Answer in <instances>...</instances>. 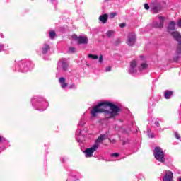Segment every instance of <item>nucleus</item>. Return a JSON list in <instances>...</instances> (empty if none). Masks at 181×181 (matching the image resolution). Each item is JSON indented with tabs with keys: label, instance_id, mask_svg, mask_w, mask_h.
<instances>
[{
	"label": "nucleus",
	"instance_id": "nucleus-1",
	"mask_svg": "<svg viewBox=\"0 0 181 181\" xmlns=\"http://www.w3.org/2000/svg\"><path fill=\"white\" fill-rule=\"evenodd\" d=\"M121 112V107L117 106L110 102H102L96 105L90 110V115L93 118L97 117L98 114L105 113L106 119L109 118H115Z\"/></svg>",
	"mask_w": 181,
	"mask_h": 181
},
{
	"label": "nucleus",
	"instance_id": "nucleus-2",
	"mask_svg": "<svg viewBox=\"0 0 181 181\" xmlns=\"http://www.w3.org/2000/svg\"><path fill=\"white\" fill-rule=\"evenodd\" d=\"M31 104L37 111H45L49 107V103L46 101V99L42 96H34L31 99Z\"/></svg>",
	"mask_w": 181,
	"mask_h": 181
},
{
	"label": "nucleus",
	"instance_id": "nucleus-3",
	"mask_svg": "<svg viewBox=\"0 0 181 181\" xmlns=\"http://www.w3.org/2000/svg\"><path fill=\"white\" fill-rule=\"evenodd\" d=\"M32 62L28 59H23L18 61L16 64L15 70L16 71H19L20 73H28L30 70V66Z\"/></svg>",
	"mask_w": 181,
	"mask_h": 181
},
{
	"label": "nucleus",
	"instance_id": "nucleus-4",
	"mask_svg": "<svg viewBox=\"0 0 181 181\" xmlns=\"http://www.w3.org/2000/svg\"><path fill=\"white\" fill-rule=\"evenodd\" d=\"M153 156L156 160H158V162H161V163H165V153H163V150L160 147L156 146L154 148Z\"/></svg>",
	"mask_w": 181,
	"mask_h": 181
},
{
	"label": "nucleus",
	"instance_id": "nucleus-5",
	"mask_svg": "<svg viewBox=\"0 0 181 181\" xmlns=\"http://www.w3.org/2000/svg\"><path fill=\"white\" fill-rule=\"evenodd\" d=\"M69 69V61L66 58H62L59 59L57 64V70H63V71H67Z\"/></svg>",
	"mask_w": 181,
	"mask_h": 181
},
{
	"label": "nucleus",
	"instance_id": "nucleus-6",
	"mask_svg": "<svg viewBox=\"0 0 181 181\" xmlns=\"http://www.w3.org/2000/svg\"><path fill=\"white\" fill-rule=\"evenodd\" d=\"M97 149H98V146L97 145H93L92 147L86 148L84 151L86 158H91L93 153H94Z\"/></svg>",
	"mask_w": 181,
	"mask_h": 181
},
{
	"label": "nucleus",
	"instance_id": "nucleus-7",
	"mask_svg": "<svg viewBox=\"0 0 181 181\" xmlns=\"http://www.w3.org/2000/svg\"><path fill=\"white\" fill-rule=\"evenodd\" d=\"M86 135H87L86 131L78 129L76 132V139L77 142H78L79 144H83V139L80 138V136H81L82 138H84Z\"/></svg>",
	"mask_w": 181,
	"mask_h": 181
},
{
	"label": "nucleus",
	"instance_id": "nucleus-8",
	"mask_svg": "<svg viewBox=\"0 0 181 181\" xmlns=\"http://www.w3.org/2000/svg\"><path fill=\"white\" fill-rule=\"evenodd\" d=\"M73 39H76L78 45H87L88 43V38L87 37L73 35Z\"/></svg>",
	"mask_w": 181,
	"mask_h": 181
},
{
	"label": "nucleus",
	"instance_id": "nucleus-9",
	"mask_svg": "<svg viewBox=\"0 0 181 181\" xmlns=\"http://www.w3.org/2000/svg\"><path fill=\"white\" fill-rule=\"evenodd\" d=\"M151 11H153V13H159V12L162 11V4L160 2L155 1L153 3Z\"/></svg>",
	"mask_w": 181,
	"mask_h": 181
},
{
	"label": "nucleus",
	"instance_id": "nucleus-10",
	"mask_svg": "<svg viewBox=\"0 0 181 181\" xmlns=\"http://www.w3.org/2000/svg\"><path fill=\"white\" fill-rule=\"evenodd\" d=\"M135 42H136V35H135L134 33H129L128 35L127 44L128 46H134V45H135Z\"/></svg>",
	"mask_w": 181,
	"mask_h": 181
},
{
	"label": "nucleus",
	"instance_id": "nucleus-11",
	"mask_svg": "<svg viewBox=\"0 0 181 181\" xmlns=\"http://www.w3.org/2000/svg\"><path fill=\"white\" fill-rule=\"evenodd\" d=\"M171 36L176 40V42H178V47H181V35L179 31H173L172 33H170Z\"/></svg>",
	"mask_w": 181,
	"mask_h": 181
},
{
	"label": "nucleus",
	"instance_id": "nucleus-12",
	"mask_svg": "<svg viewBox=\"0 0 181 181\" xmlns=\"http://www.w3.org/2000/svg\"><path fill=\"white\" fill-rule=\"evenodd\" d=\"M158 19L160 21V22H154L153 23V26L154 28H158V29H162V28H163V23L165 22V18H163V16H160L158 17Z\"/></svg>",
	"mask_w": 181,
	"mask_h": 181
},
{
	"label": "nucleus",
	"instance_id": "nucleus-13",
	"mask_svg": "<svg viewBox=\"0 0 181 181\" xmlns=\"http://www.w3.org/2000/svg\"><path fill=\"white\" fill-rule=\"evenodd\" d=\"M128 72L129 74H136V73H138V69H136V61H132L130 63V68Z\"/></svg>",
	"mask_w": 181,
	"mask_h": 181
},
{
	"label": "nucleus",
	"instance_id": "nucleus-14",
	"mask_svg": "<svg viewBox=\"0 0 181 181\" xmlns=\"http://www.w3.org/2000/svg\"><path fill=\"white\" fill-rule=\"evenodd\" d=\"M108 139V135L105 134H100L98 139L95 141L94 145H97L98 148L100 146V144H101L103 141H105V139Z\"/></svg>",
	"mask_w": 181,
	"mask_h": 181
},
{
	"label": "nucleus",
	"instance_id": "nucleus-15",
	"mask_svg": "<svg viewBox=\"0 0 181 181\" xmlns=\"http://www.w3.org/2000/svg\"><path fill=\"white\" fill-rule=\"evenodd\" d=\"M163 181H173V173H172V171L165 170Z\"/></svg>",
	"mask_w": 181,
	"mask_h": 181
},
{
	"label": "nucleus",
	"instance_id": "nucleus-16",
	"mask_svg": "<svg viewBox=\"0 0 181 181\" xmlns=\"http://www.w3.org/2000/svg\"><path fill=\"white\" fill-rule=\"evenodd\" d=\"M176 26V22L175 21H170L168 24V26L167 28V30L169 33H172V32H173V30H176V28L175 27Z\"/></svg>",
	"mask_w": 181,
	"mask_h": 181
},
{
	"label": "nucleus",
	"instance_id": "nucleus-17",
	"mask_svg": "<svg viewBox=\"0 0 181 181\" xmlns=\"http://www.w3.org/2000/svg\"><path fill=\"white\" fill-rule=\"evenodd\" d=\"M99 21L104 24L107 23V22L108 21V14L105 13V14H102L99 16Z\"/></svg>",
	"mask_w": 181,
	"mask_h": 181
},
{
	"label": "nucleus",
	"instance_id": "nucleus-18",
	"mask_svg": "<svg viewBox=\"0 0 181 181\" xmlns=\"http://www.w3.org/2000/svg\"><path fill=\"white\" fill-rule=\"evenodd\" d=\"M173 95V91L170 90H166L164 92V97L166 100H170L171 97Z\"/></svg>",
	"mask_w": 181,
	"mask_h": 181
},
{
	"label": "nucleus",
	"instance_id": "nucleus-19",
	"mask_svg": "<svg viewBox=\"0 0 181 181\" xmlns=\"http://www.w3.org/2000/svg\"><path fill=\"white\" fill-rule=\"evenodd\" d=\"M49 50H50V46L47 44H44L42 48V54H47Z\"/></svg>",
	"mask_w": 181,
	"mask_h": 181
},
{
	"label": "nucleus",
	"instance_id": "nucleus-20",
	"mask_svg": "<svg viewBox=\"0 0 181 181\" xmlns=\"http://www.w3.org/2000/svg\"><path fill=\"white\" fill-rule=\"evenodd\" d=\"M59 81L62 88L64 89L66 88V87H67L68 84L67 83H66V79L64 78L63 77L59 78Z\"/></svg>",
	"mask_w": 181,
	"mask_h": 181
},
{
	"label": "nucleus",
	"instance_id": "nucleus-21",
	"mask_svg": "<svg viewBox=\"0 0 181 181\" xmlns=\"http://www.w3.org/2000/svg\"><path fill=\"white\" fill-rule=\"evenodd\" d=\"M86 115V113H84L82 115V117L78 124V127H84V125H86V119L84 118V115Z\"/></svg>",
	"mask_w": 181,
	"mask_h": 181
},
{
	"label": "nucleus",
	"instance_id": "nucleus-22",
	"mask_svg": "<svg viewBox=\"0 0 181 181\" xmlns=\"http://www.w3.org/2000/svg\"><path fill=\"white\" fill-rule=\"evenodd\" d=\"M148 67V64L146 63H143L141 64V66L139 67V71H142L145 69H146V68Z\"/></svg>",
	"mask_w": 181,
	"mask_h": 181
},
{
	"label": "nucleus",
	"instance_id": "nucleus-23",
	"mask_svg": "<svg viewBox=\"0 0 181 181\" xmlns=\"http://www.w3.org/2000/svg\"><path fill=\"white\" fill-rule=\"evenodd\" d=\"M120 141L122 142V145H127V144H129V139H128V138L124 139V137H120Z\"/></svg>",
	"mask_w": 181,
	"mask_h": 181
},
{
	"label": "nucleus",
	"instance_id": "nucleus-24",
	"mask_svg": "<svg viewBox=\"0 0 181 181\" xmlns=\"http://www.w3.org/2000/svg\"><path fill=\"white\" fill-rule=\"evenodd\" d=\"M88 57L89 59H93L94 60H97V59H98V55H94V54H89L88 55Z\"/></svg>",
	"mask_w": 181,
	"mask_h": 181
},
{
	"label": "nucleus",
	"instance_id": "nucleus-25",
	"mask_svg": "<svg viewBox=\"0 0 181 181\" xmlns=\"http://www.w3.org/2000/svg\"><path fill=\"white\" fill-rule=\"evenodd\" d=\"M49 37L50 39H54V37H56V32L53 30L49 32Z\"/></svg>",
	"mask_w": 181,
	"mask_h": 181
},
{
	"label": "nucleus",
	"instance_id": "nucleus-26",
	"mask_svg": "<svg viewBox=\"0 0 181 181\" xmlns=\"http://www.w3.org/2000/svg\"><path fill=\"white\" fill-rule=\"evenodd\" d=\"M112 33H114V31L112 30H108L107 33H106V35H107V37L110 38L112 36Z\"/></svg>",
	"mask_w": 181,
	"mask_h": 181
},
{
	"label": "nucleus",
	"instance_id": "nucleus-27",
	"mask_svg": "<svg viewBox=\"0 0 181 181\" xmlns=\"http://www.w3.org/2000/svg\"><path fill=\"white\" fill-rule=\"evenodd\" d=\"M174 135L176 139H178V141H180V135H179V133H177V132H175Z\"/></svg>",
	"mask_w": 181,
	"mask_h": 181
},
{
	"label": "nucleus",
	"instance_id": "nucleus-28",
	"mask_svg": "<svg viewBox=\"0 0 181 181\" xmlns=\"http://www.w3.org/2000/svg\"><path fill=\"white\" fill-rule=\"evenodd\" d=\"M115 15H117V13H110L109 15V18L110 19H114V18H115Z\"/></svg>",
	"mask_w": 181,
	"mask_h": 181
},
{
	"label": "nucleus",
	"instance_id": "nucleus-29",
	"mask_svg": "<svg viewBox=\"0 0 181 181\" xmlns=\"http://www.w3.org/2000/svg\"><path fill=\"white\" fill-rule=\"evenodd\" d=\"M68 52L69 53H76V49L74 47H70Z\"/></svg>",
	"mask_w": 181,
	"mask_h": 181
},
{
	"label": "nucleus",
	"instance_id": "nucleus-30",
	"mask_svg": "<svg viewBox=\"0 0 181 181\" xmlns=\"http://www.w3.org/2000/svg\"><path fill=\"white\" fill-rule=\"evenodd\" d=\"M69 88L76 90V88H77V86H76V84L73 83L69 86Z\"/></svg>",
	"mask_w": 181,
	"mask_h": 181
},
{
	"label": "nucleus",
	"instance_id": "nucleus-31",
	"mask_svg": "<svg viewBox=\"0 0 181 181\" xmlns=\"http://www.w3.org/2000/svg\"><path fill=\"white\" fill-rule=\"evenodd\" d=\"M119 156V153H113L111 154L112 158H118Z\"/></svg>",
	"mask_w": 181,
	"mask_h": 181
},
{
	"label": "nucleus",
	"instance_id": "nucleus-32",
	"mask_svg": "<svg viewBox=\"0 0 181 181\" xmlns=\"http://www.w3.org/2000/svg\"><path fill=\"white\" fill-rule=\"evenodd\" d=\"M1 142L5 143V142H8V141L6 140V139L0 136V144Z\"/></svg>",
	"mask_w": 181,
	"mask_h": 181
},
{
	"label": "nucleus",
	"instance_id": "nucleus-33",
	"mask_svg": "<svg viewBox=\"0 0 181 181\" xmlns=\"http://www.w3.org/2000/svg\"><path fill=\"white\" fill-rule=\"evenodd\" d=\"M67 159V157H62L61 158H60V160H61V162H62V163H66V160Z\"/></svg>",
	"mask_w": 181,
	"mask_h": 181
},
{
	"label": "nucleus",
	"instance_id": "nucleus-34",
	"mask_svg": "<svg viewBox=\"0 0 181 181\" xmlns=\"http://www.w3.org/2000/svg\"><path fill=\"white\" fill-rule=\"evenodd\" d=\"M4 50H5V46L2 44H0V52H4Z\"/></svg>",
	"mask_w": 181,
	"mask_h": 181
},
{
	"label": "nucleus",
	"instance_id": "nucleus-35",
	"mask_svg": "<svg viewBox=\"0 0 181 181\" xmlns=\"http://www.w3.org/2000/svg\"><path fill=\"white\" fill-rule=\"evenodd\" d=\"M111 66H107L106 68H105V71L106 72V73H108V72H110V71H111Z\"/></svg>",
	"mask_w": 181,
	"mask_h": 181
},
{
	"label": "nucleus",
	"instance_id": "nucleus-36",
	"mask_svg": "<svg viewBox=\"0 0 181 181\" xmlns=\"http://www.w3.org/2000/svg\"><path fill=\"white\" fill-rule=\"evenodd\" d=\"M103 54H100L99 56V63H103Z\"/></svg>",
	"mask_w": 181,
	"mask_h": 181
},
{
	"label": "nucleus",
	"instance_id": "nucleus-37",
	"mask_svg": "<svg viewBox=\"0 0 181 181\" xmlns=\"http://www.w3.org/2000/svg\"><path fill=\"white\" fill-rule=\"evenodd\" d=\"M122 132L125 135H129V130H123Z\"/></svg>",
	"mask_w": 181,
	"mask_h": 181
},
{
	"label": "nucleus",
	"instance_id": "nucleus-38",
	"mask_svg": "<svg viewBox=\"0 0 181 181\" xmlns=\"http://www.w3.org/2000/svg\"><path fill=\"white\" fill-rule=\"evenodd\" d=\"M148 138H155V134L153 133L148 134Z\"/></svg>",
	"mask_w": 181,
	"mask_h": 181
},
{
	"label": "nucleus",
	"instance_id": "nucleus-39",
	"mask_svg": "<svg viewBox=\"0 0 181 181\" xmlns=\"http://www.w3.org/2000/svg\"><path fill=\"white\" fill-rule=\"evenodd\" d=\"M144 8L148 11L149 9V4H144Z\"/></svg>",
	"mask_w": 181,
	"mask_h": 181
},
{
	"label": "nucleus",
	"instance_id": "nucleus-40",
	"mask_svg": "<svg viewBox=\"0 0 181 181\" xmlns=\"http://www.w3.org/2000/svg\"><path fill=\"white\" fill-rule=\"evenodd\" d=\"M154 124H155L156 127H160V124L159 123V121H158V120H156Z\"/></svg>",
	"mask_w": 181,
	"mask_h": 181
},
{
	"label": "nucleus",
	"instance_id": "nucleus-41",
	"mask_svg": "<svg viewBox=\"0 0 181 181\" xmlns=\"http://www.w3.org/2000/svg\"><path fill=\"white\" fill-rule=\"evenodd\" d=\"M127 26V24L125 23H122L119 24V28H125Z\"/></svg>",
	"mask_w": 181,
	"mask_h": 181
},
{
	"label": "nucleus",
	"instance_id": "nucleus-42",
	"mask_svg": "<svg viewBox=\"0 0 181 181\" xmlns=\"http://www.w3.org/2000/svg\"><path fill=\"white\" fill-rule=\"evenodd\" d=\"M177 26L179 28H181V20H179L178 22H177Z\"/></svg>",
	"mask_w": 181,
	"mask_h": 181
},
{
	"label": "nucleus",
	"instance_id": "nucleus-43",
	"mask_svg": "<svg viewBox=\"0 0 181 181\" xmlns=\"http://www.w3.org/2000/svg\"><path fill=\"white\" fill-rule=\"evenodd\" d=\"M0 36H1V39H4V34L0 33Z\"/></svg>",
	"mask_w": 181,
	"mask_h": 181
},
{
	"label": "nucleus",
	"instance_id": "nucleus-44",
	"mask_svg": "<svg viewBox=\"0 0 181 181\" xmlns=\"http://www.w3.org/2000/svg\"><path fill=\"white\" fill-rule=\"evenodd\" d=\"M50 1H51V2H52V4H53V2H57V0H50Z\"/></svg>",
	"mask_w": 181,
	"mask_h": 181
},
{
	"label": "nucleus",
	"instance_id": "nucleus-45",
	"mask_svg": "<svg viewBox=\"0 0 181 181\" xmlns=\"http://www.w3.org/2000/svg\"><path fill=\"white\" fill-rule=\"evenodd\" d=\"M110 0H104V2H108Z\"/></svg>",
	"mask_w": 181,
	"mask_h": 181
},
{
	"label": "nucleus",
	"instance_id": "nucleus-46",
	"mask_svg": "<svg viewBox=\"0 0 181 181\" xmlns=\"http://www.w3.org/2000/svg\"><path fill=\"white\" fill-rule=\"evenodd\" d=\"M178 181H181V177L178 178Z\"/></svg>",
	"mask_w": 181,
	"mask_h": 181
},
{
	"label": "nucleus",
	"instance_id": "nucleus-47",
	"mask_svg": "<svg viewBox=\"0 0 181 181\" xmlns=\"http://www.w3.org/2000/svg\"><path fill=\"white\" fill-rule=\"evenodd\" d=\"M109 141H110V142H111V139H109Z\"/></svg>",
	"mask_w": 181,
	"mask_h": 181
}]
</instances>
